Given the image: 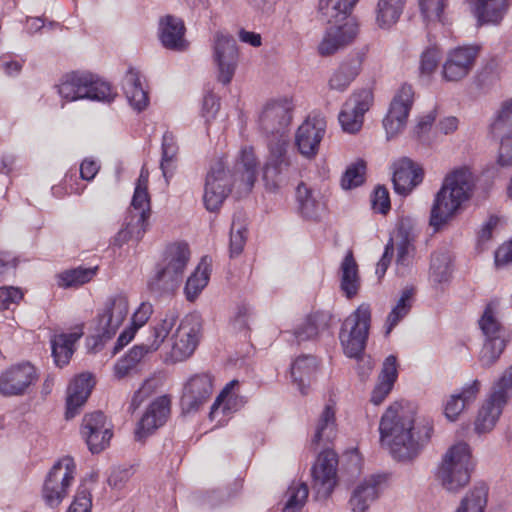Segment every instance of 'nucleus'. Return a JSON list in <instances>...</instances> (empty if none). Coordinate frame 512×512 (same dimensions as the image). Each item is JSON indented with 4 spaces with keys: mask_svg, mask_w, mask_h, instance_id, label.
I'll return each mask as SVG.
<instances>
[{
    "mask_svg": "<svg viewBox=\"0 0 512 512\" xmlns=\"http://www.w3.org/2000/svg\"><path fill=\"white\" fill-rule=\"evenodd\" d=\"M379 432L381 443L388 446L394 458L411 460L430 441L433 424L426 418L417 419L410 405L395 402L382 415Z\"/></svg>",
    "mask_w": 512,
    "mask_h": 512,
    "instance_id": "f257e3e1",
    "label": "nucleus"
},
{
    "mask_svg": "<svg viewBox=\"0 0 512 512\" xmlns=\"http://www.w3.org/2000/svg\"><path fill=\"white\" fill-rule=\"evenodd\" d=\"M292 104L287 99L272 100L262 109L258 123L266 134L279 135L269 144V155L263 169V180L269 190H275L282 181V175L291 165L288 156V141L284 138L292 121Z\"/></svg>",
    "mask_w": 512,
    "mask_h": 512,
    "instance_id": "f03ea898",
    "label": "nucleus"
},
{
    "mask_svg": "<svg viewBox=\"0 0 512 512\" xmlns=\"http://www.w3.org/2000/svg\"><path fill=\"white\" fill-rule=\"evenodd\" d=\"M472 188L473 176L469 169L461 167L448 173L434 197L430 225L438 230L448 223L470 198Z\"/></svg>",
    "mask_w": 512,
    "mask_h": 512,
    "instance_id": "7ed1b4c3",
    "label": "nucleus"
},
{
    "mask_svg": "<svg viewBox=\"0 0 512 512\" xmlns=\"http://www.w3.org/2000/svg\"><path fill=\"white\" fill-rule=\"evenodd\" d=\"M189 259L190 250L186 243L169 245L147 282L149 291L156 295L174 293L183 281Z\"/></svg>",
    "mask_w": 512,
    "mask_h": 512,
    "instance_id": "20e7f679",
    "label": "nucleus"
},
{
    "mask_svg": "<svg viewBox=\"0 0 512 512\" xmlns=\"http://www.w3.org/2000/svg\"><path fill=\"white\" fill-rule=\"evenodd\" d=\"M471 468L470 447L460 442L450 447L443 455L435 478L446 491L458 492L469 483Z\"/></svg>",
    "mask_w": 512,
    "mask_h": 512,
    "instance_id": "39448f33",
    "label": "nucleus"
},
{
    "mask_svg": "<svg viewBox=\"0 0 512 512\" xmlns=\"http://www.w3.org/2000/svg\"><path fill=\"white\" fill-rule=\"evenodd\" d=\"M59 95L66 101L89 99L111 102L115 94L111 86L96 76L85 72L66 74L57 85Z\"/></svg>",
    "mask_w": 512,
    "mask_h": 512,
    "instance_id": "423d86ee",
    "label": "nucleus"
},
{
    "mask_svg": "<svg viewBox=\"0 0 512 512\" xmlns=\"http://www.w3.org/2000/svg\"><path fill=\"white\" fill-rule=\"evenodd\" d=\"M371 321L369 304H361L343 322L339 339L347 357L359 359L365 350Z\"/></svg>",
    "mask_w": 512,
    "mask_h": 512,
    "instance_id": "0eeeda50",
    "label": "nucleus"
},
{
    "mask_svg": "<svg viewBox=\"0 0 512 512\" xmlns=\"http://www.w3.org/2000/svg\"><path fill=\"white\" fill-rule=\"evenodd\" d=\"M201 322L196 315L185 316L164 340L166 353L173 362L189 358L195 351L200 338Z\"/></svg>",
    "mask_w": 512,
    "mask_h": 512,
    "instance_id": "6e6552de",
    "label": "nucleus"
},
{
    "mask_svg": "<svg viewBox=\"0 0 512 512\" xmlns=\"http://www.w3.org/2000/svg\"><path fill=\"white\" fill-rule=\"evenodd\" d=\"M75 475L76 464L69 456L59 459L52 466L42 488V497L48 506L57 507L68 496Z\"/></svg>",
    "mask_w": 512,
    "mask_h": 512,
    "instance_id": "1a4fd4ad",
    "label": "nucleus"
},
{
    "mask_svg": "<svg viewBox=\"0 0 512 512\" xmlns=\"http://www.w3.org/2000/svg\"><path fill=\"white\" fill-rule=\"evenodd\" d=\"M497 307V301L489 302L479 320V326L486 337L480 355V361L484 367L493 365L506 346L502 326L496 317Z\"/></svg>",
    "mask_w": 512,
    "mask_h": 512,
    "instance_id": "9d476101",
    "label": "nucleus"
},
{
    "mask_svg": "<svg viewBox=\"0 0 512 512\" xmlns=\"http://www.w3.org/2000/svg\"><path fill=\"white\" fill-rule=\"evenodd\" d=\"M489 135L500 143L498 163L512 165V97L502 101L488 125Z\"/></svg>",
    "mask_w": 512,
    "mask_h": 512,
    "instance_id": "9b49d317",
    "label": "nucleus"
},
{
    "mask_svg": "<svg viewBox=\"0 0 512 512\" xmlns=\"http://www.w3.org/2000/svg\"><path fill=\"white\" fill-rule=\"evenodd\" d=\"M213 61L218 70V81L224 85L231 82L239 61V52L233 36L222 31L213 37Z\"/></svg>",
    "mask_w": 512,
    "mask_h": 512,
    "instance_id": "f8f14e48",
    "label": "nucleus"
},
{
    "mask_svg": "<svg viewBox=\"0 0 512 512\" xmlns=\"http://www.w3.org/2000/svg\"><path fill=\"white\" fill-rule=\"evenodd\" d=\"M373 93L369 88L354 91L344 102L338 120L344 132L358 133L363 126L364 115L373 104Z\"/></svg>",
    "mask_w": 512,
    "mask_h": 512,
    "instance_id": "ddd939ff",
    "label": "nucleus"
},
{
    "mask_svg": "<svg viewBox=\"0 0 512 512\" xmlns=\"http://www.w3.org/2000/svg\"><path fill=\"white\" fill-rule=\"evenodd\" d=\"M327 122L321 115H310L295 132V146L302 157L314 159L326 135Z\"/></svg>",
    "mask_w": 512,
    "mask_h": 512,
    "instance_id": "4468645a",
    "label": "nucleus"
},
{
    "mask_svg": "<svg viewBox=\"0 0 512 512\" xmlns=\"http://www.w3.org/2000/svg\"><path fill=\"white\" fill-rule=\"evenodd\" d=\"M338 458L334 451L325 450L312 467V489L317 500H326L337 484Z\"/></svg>",
    "mask_w": 512,
    "mask_h": 512,
    "instance_id": "2eb2a0df",
    "label": "nucleus"
},
{
    "mask_svg": "<svg viewBox=\"0 0 512 512\" xmlns=\"http://www.w3.org/2000/svg\"><path fill=\"white\" fill-rule=\"evenodd\" d=\"M128 311L129 302L126 295L117 294L108 298L102 312L97 317V337L101 340H108L114 336L127 317Z\"/></svg>",
    "mask_w": 512,
    "mask_h": 512,
    "instance_id": "dca6fc26",
    "label": "nucleus"
},
{
    "mask_svg": "<svg viewBox=\"0 0 512 512\" xmlns=\"http://www.w3.org/2000/svg\"><path fill=\"white\" fill-rule=\"evenodd\" d=\"M38 379L36 368L28 362L11 365L0 374V394L22 396Z\"/></svg>",
    "mask_w": 512,
    "mask_h": 512,
    "instance_id": "f3484780",
    "label": "nucleus"
},
{
    "mask_svg": "<svg viewBox=\"0 0 512 512\" xmlns=\"http://www.w3.org/2000/svg\"><path fill=\"white\" fill-rule=\"evenodd\" d=\"M413 97V88L407 84L402 85L394 96L389 111L383 120L388 139L396 136L405 128L413 105Z\"/></svg>",
    "mask_w": 512,
    "mask_h": 512,
    "instance_id": "a211bd4d",
    "label": "nucleus"
},
{
    "mask_svg": "<svg viewBox=\"0 0 512 512\" xmlns=\"http://www.w3.org/2000/svg\"><path fill=\"white\" fill-rule=\"evenodd\" d=\"M81 435L92 453H100L108 447L113 433L106 416L96 411L83 417Z\"/></svg>",
    "mask_w": 512,
    "mask_h": 512,
    "instance_id": "6ab92c4d",
    "label": "nucleus"
},
{
    "mask_svg": "<svg viewBox=\"0 0 512 512\" xmlns=\"http://www.w3.org/2000/svg\"><path fill=\"white\" fill-rule=\"evenodd\" d=\"M230 193V180L222 162H216L206 177L203 201L208 211H217Z\"/></svg>",
    "mask_w": 512,
    "mask_h": 512,
    "instance_id": "aec40b11",
    "label": "nucleus"
},
{
    "mask_svg": "<svg viewBox=\"0 0 512 512\" xmlns=\"http://www.w3.org/2000/svg\"><path fill=\"white\" fill-rule=\"evenodd\" d=\"M478 49L473 46H462L448 52L442 66V77L448 82H458L471 72Z\"/></svg>",
    "mask_w": 512,
    "mask_h": 512,
    "instance_id": "412c9836",
    "label": "nucleus"
},
{
    "mask_svg": "<svg viewBox=\"0 0 512 512\" xmlns=\"http://www.w3.org/2000/svg\"><path fill=\"white\" fill-rule=\"evenodd\" d=\"M213 393V378L211 375L196 374L186 382L181 396V406L184 412L191 413L199 410Z\"/></svg>",
    "mask_w": 512,
    "mask_h": 512,
    "instance_id": "4be33fe9",
    "label": "nucleus"
},
{
    "mask_svg": "<svg viewBox=\"0 0 512 512\" xmlns=\"http://www.w3.org/2000/svg\"><path fill=\"white\" fill-rule=\"evenodd\" d=\"M171 399L168 395L157 397L147 408L138 422L135 438L142 441L156 429L164 425L170 415Z\"/></svg>",
    "mask_w": 512,
    "mask_h": 512,
    "instance_id": "5701e85b",
    "label": "nucleus"
},
{
    "mask_svg": "<svg viewBox=\"0 0 512 512\" xmlns=\"http://www.w3.org/2000/svg\"><path fill=\"white\" fill-rule=\"evenodd\" d=\"M358 34L355 20H348L343 25H331L318 46L322 56H330L340 48L350 44Z\"/></svg>",
    "mask_w": 512,
    "mask_h": 512,
    "instance_id": "b1692460",
    "label": "nucleus"
},
{
    "mask_svg": "<svg viewBox=\"0 0 512 512\" xmlns=\"http://www.w3.org/2000/svg\"><path fill=\"white\" fill-rule=\"evenodd\" d=\"M177 319L176 314L168 313L153 326L149 344L136 345L127 353L130 359H132V362L134 361L136 364H139L147 353L157 351L164 343V340L167 338L172 328L175 327Z\"/></svg>",
    "mask_w": 512,
    "mask_h": 512,
    "instance_id": "393cba45",
    "label": "nucleus"
},
{
    "mask_svg": "<svg viewBox=\"0 0 512 512\" xmlns=\"http://www.w3.org/2000/svg\"><path fill=\"white\" fill-rule=\"evenodd\" d=\"M185 32L186 27L182 19L173 15H165L159 19L158 36L166 49L185 51L189 46Z\"/></svg>",
    "mask_w": 512,
    "mask_h": 512,
    "instance_id": "a878e982",
    "label": "nucleus"
},
{
    "mask_svg": "<svg viewBox=\"0 0 512 512\" xmlns=\"http://www.w3.org/2000/svg\"><path fill=\"white\" fill-rule=\"evenodd\" d=\"M423 180V170L409 158L394 163L393 184L396 193L407 195Z\"/></svg>",
    "mask_w": 512,
    "mask_h": 512,
    "instance_id": "bb28decb",
    "label": "nucleus"
},
{
    "mask_svg": "<svg viewBox=\"0 0 512 512\" xmlns=\"http://www.w3.org/2000/svg\"><path fill=\"white\" fill-rule=\"evenodd\" d=\"M95 382L89 373H82L74 378L67 389L66 419L74 418L86 403Z\"/></svg>",
    "mask_w": 512,
    "mask_h": 512,
    "instance_id": "cd10ccee",
    "label": "nucleus"
},
{
    "mask_svg": "<svg viewBox=\"0 0 512 512\" xmlns=\"http://www.w3.org/2000/svg\"><path fill=\"white\" fill-rule=\"evenodd\" d=\"M148 181L149 172L145 167H142L132 197L131 206L127 212V216L136 220L138 224L143 223L148 225L147 221L150 216Z\"/></svg>",
    "mask_w": 512,
    "mask_h": 512,
    "instance_id": "c85d7f7f",
    "label": "nucleus"
},
{
    "mask_svg": "<svg viewBox=\"0 0 512 512\" xmlns=\"http://www.w3.org/2000/svg\"><path fill=\"white\" fill-rule=\"evenodd\" d=\"M380 483L381 477L372 475L356 485L349 500L352 512H366L379 496Z\"/></svg>",
    "mask_w": 512,
    "mask_h": 512,
    "instance_id": "c756f323",
    "label": "nucleus"
},
{
    "mask_svg": "<svg viewBox=\"0 0 512 512\" xmlns=\"http://www.w3.org/2000/svg\"><path fill=\"white\" fill-rule=\"evenodd\" d=\"M480 25H499L508 12L509 0H471Z\"/></svg>",
    "mask_w": 512,
    "mask_h": 512,
    "instance_id": "7c9ffc66",
    "label": "nucleus"
},
{
    "mask_svg": "<svg viewBox=\"0 0 512 512\" xmlns=\"http://www.w3.org/2000/svg\"><path fill=\"white\" fill-rule=\"evenodd\" d=\"M416 229L408 223L402 221L397 229L396 243L394 244V250L396 249V263L400 266H409L415 256L416 247L415 241L417 238Z\"/></svg>",
    "mask_w": 512,
    "mask_h": 512,
    "instance_id": "2f4dec72",
    "label": "nucleus"
},
{
    "mask_svg": "<svg viewBox=\"0 0 512 512\" xmlns=\"http://www.w3.org/2000/svg\"><path fill=\"white\" fill-rule=\"evenodd\" d=\"M258 160L252 147H243L236 163V182L244 192H250L257 178Z\"/></svg>",
    "mask_w": 512,
    "mask_h": 512,
    "instance_id": "473e14b6",
    "label": "nucleus"
},
{
    "mask_svg": "<svg viewBox=\"0 0 512 512\" xmlns=\"http://www.w3.org/2000/svg\"><path fill=\"white\" fill-rule=\"evenodd\" d=\"M480 386L481 384L478 380H473L471 383L463 386L460 393L451 395L444 408L447 419L455 421L460 413L476 400Z\"/></svg>",
    "mask_w": 512,
    "mask_h": 512,
    "instance_id": "72a5a7b5",
    "label": "nucleus"
},
{
    "mask_svg": "<svg viewBox=\"0 0 512 512\" xmlns=\"http://www.w3.org/2000/svg\"><path fill=\"white\" fill-rule=\"evenodd\" d=\"M358 0H320L319 13L330 25H343L350 18L354 5Z\"/></svg>",
    "mask_w": 512,
    "mask_h": 512,
    "instance_id": "f704fd0d",
    "label": "nucleus"
},
{
    "mask_svg": "<svg viewBox=\"0 0 512 512\" xmlns=\"http://www.w3.org/2000/svg\"><path fill=\"white\" fill-rule=\"evenodd\" d=\"M397 377V359L394 355H389L383 363L378 383L372 391L371 402L373 404L379 405L385 400L391 392Z\"/></svg>",
    "mask_w": 512,
    "mask_h": 512,
    "instance_id": "c9c22d12",
    "label": "nucleus"
},
{
    "mask_svg": "<svg viewBox=\"0 0 512 512\" xmlns=\"http://www.w3.org/2000/svg\"><path fill=\"white\" fill-rule=\"evenodd\" d=\"M361 286L358 265L349 250L340 265V288L348 299L358 294Z\"/></svg>",
    "mask_w": 512,
    "mask_h": 512,
    "instance_id": "e433bc0d",
    "label": "nucleus"
},
{
    "mask_svg": "<svg viewBox=\"0 0 512 512\" xmlns=\"http://www.w3.org/2000/svg\"><path fill=\"white\" fill-rule=\"evenodd\" d=\"M318 370V361L312 355L299 356L291 365V377L302 394L307 393Z\"/></svg>",
    "mask_w": 512,
    "mask_h": 512,
    "instance_id": "4c0bfd02",
    "label": "nucleus"
},
{
    "mask_svg": "<svg viewBox=\"0 0 512 512\" xmlns=\"http://www.w3.org/2000/svg\"><path fill=\"white\" fill-rule=\"evenodd\" d=\"M123 90L130 105L138 112L149 103L148 93L144 90L138 71L129 69L123 79Z\"/></svg>",
    "mask_w": 512,
    "mask_h": 512,
    "instance_id": "58836bf2",
    "label": "nucleus"
},
{
    "mask_svg": "<svg viewBox=\"0 0 512 512\" xmlns=\"http://www.w3.org/2000/svg\"><path fill=\"white\" fill-rule=\"evenodd\" d=\"M82 327L78 331L55 335L51 340L52 355L57 366L68 364L74 353L75 343L82 337Z\"/></svg>",
    "mask_w": 512,
    "mask_h": 512,
    "instance_id": "ea45409f",
    "label": "nucleus"
},
{
    "mask_svg": "<svg viewBox=\"0 0 512 512\" xmlns=\"http://www.w3.org/2000/svg\"><path fill=\"white\" fill-rule=\"evenodd\" d=\"M488 496V485L484 482L476 483L461 498L454 512H485Z\"/></svg>",
    "mask_w": 512,
    "mask_h": 512,
    "instance_id": "a19ab883",
    "label": "nucleus"
},
{
    "mask_svg": "<svg viewBox=\"0 0 512 512\" xmlns=\"http://www.w3.org/2000/svg\"><path fill=\"white\" fill-rule=\"evenodd\" d=\"M505 404L490 396L481 406L475 420V431L478 434L491 431L502 414Z\"/></svg>",
    "mask_w": 512,
    "mask_h": 512,
    "instance_id": "79ce46f5",
    "label": "nucleus"
},
{
    "mask_svg": "<svg viewBox=\"0 0 512 512\" xmlns=\"http://www.w3.org/2000/svg\"><path fill=\"white\" fill-rule=\"evenodd\" d=\"M360 69L361 61L359 58L342 62L329 79V87L340 92L345 91L357 77Z\"/></svg>",
    "mask_w": 512,
    "mask_h": 512,
    "instance_id": "37998d69",
    "label": "nucleus"
},
{
    "mask_svg": "<svg viewBox=\"0 0 512 512\" xmlns=\"http://www.w3.org/2000/svg\"><path fill=\"white\" fill-rule=\"evenodd\" d=\"M336 436V420L335 408L331 404H327L323 409L317 421L315 432L312 437L314 444H325L334 439Z\"/></svg>",
    "mask_w": 512,
    "mask_h": 512,
    "instance_id": "c03bdc74",
    "label": "nucleus"
},
{
    "mask_svg": "<svg viewBox=\"0 0 512 512\" xmlns=\"http://www.w3.org/2000/svg\"><path fill=\"white\" fill-rule=\"evenodd\" d=\"M238 385L239 382L237 380H232L226 384L210 408L209 419L211 421L219 416V407L221 402L224 403V409L230 411L232 414L243 406L244 401L242 397L233 391V389Z\"/></svg>",
    "mask_w": 512,
    "mask_h": 512,
    "instance_id": "a18cd8bd",
    "label": "nucleus"
},
{
    "mask_svg": "<svg viewBox=\"0 0 512 512\" xmlns=\"http://www.w3.org/2000/svg\"><path fill=\"white\" fill-rule=\"evenodd\" d=\"M405 0H379L376 7V23L380 28L396 24L403 12Z\"/></svg>",
    "mask_w": 512,
    "mask_h": 512,
    "instance_id": "49530a36",
    "label": "nucleus"
},
{
    "mask_svg": "<svg viewBox=\"0 0 512 512\" xmlns=\"http://www.w3.org/2000/svg\"><path fill=\"white\" fill-rule=\"evenodd\" d=\"M414 294L415 289L413 287H406L402 290L400 298L387 316V334L408 315L412 307Z\"/></svg>",
    "mask_w": 512,
    "mask_h": 512,
    "instance_id": "de8ad7c7",
    "label": "nucleus"
},
{
    "mask_svg": "<svg viewBox=\"0 0 512 512\" xmlns=\"http://www.w3.org/2000/svg\"><path fill=\"white\" fill-rule=\"evenodd\" d=\"M178 157V145L171 132H165L162 139V158L160 168L166 181L172 177Z\"/></svg>",
    "mask_w": 512,
    "mask_h": 512,
    "instance_id": "09e8293b",
    "label": "nucleus"
},
{
    "mask_svg": "<svg viewBox=\"0 0 512 512\" xmlns=\"http://www.w3.org/2000/svg\"><path fill=\"white\" fill-rule=\"evenodd\" d=\"M451 257L448 252L433 253L430 263V280L435 284L449 281L451 276Z\"/></svg>",
    "mask_w": 512,
    "mask_h": 512,
    "instance_id": "8fccbe9b",
    "label": "nucleus"
},
{
    "mask_svg": "<svg viewBox=\"0 0 512 512\" xmlns=\"http://www.w3.org/2000/svg\"><path fill=\"white\" fill-rule=\"evenodd\" d=\"M209 269L207 265L200 264L195 271L188 277L184 287L186 299L193 302L209 281Z\"/></svg>",
    "mask_w": 512,
    "mask_h": 512,
    "instance_id": "3c124183",
    "label": "nucleus"
},
{
    "mask_svg": "<svg viewBox=\"0 0 512 512\" xmlns=\"http://www.w3.org/2000/svg\"><path fill=\"white\" fill-rule=\"evenodd\" d=\"M96 272L97 267H77L74 269L66 270L58 275V285L63 288L83 285L91 281L96 275Z\"/></svg>",
    "mask_w": 512,
    "mask_h": 512,
    "instance_id": "603ef678",
    "label": "nucleus"
},
{
    "mask_svg": "<svg viewBox=\"0 0 512 512\" xmlns=\"http://www.w3.org/2000/svg\"><path fill=\"white\" fill-rule=\"evenodd\" d=\"M286 496L283 512H298L306 502L308 487L305 483H293L289 486Z\"/></svg>",
    "mask_w": 512,
    "mask_h": 512,
    "instance_id": "864d4df0",
    "label": "nucleus"
},
{
    "mask_svg": "<svg viewBox=\"0 0 512 512\" xmlns=\"http://www.w3.org/2000/svg\"><path fill=\"white\" fill-rule=\"evenodd\" d=\"M125 227L121 229L114 237V244L122 246L129 240L139 241L144 235L147 225L143 223H137L136 220L126 216Z\"/></svg>",
    "mask_w": 512,
    "mask_h": 512,
    "instance_id": "5fc2aeb1",
    "label": "nucleus"
},
{
    "mask_svg": "<svg viewBox=\"0 0 512 512\" xmlns=\"http://www.w3.org/2000/svg\"><path fill=\"white\" fill-rule=\"evenodd\" d=\"M125 227L121 229L114 237V244L122 246L129 240L139 241L144 235L147 225L143 223H137L136 220L126 216Z\"/></svg>",
    "mask_w": 512,
    "mask_h": 512,
    "instance_id": "6e6d98bb",
    "label": "nucleus"
},
{
    "mask_svg": "<svg viewBox=\"0 0 512 512\" xmlns=\"http://www.w3.org/2000/svg\"><path fill=\"white\" fill-rule=\"evenodd\" d=\"M419 5L426 21L445 23L444 9L447 0H419Z\"/></svg>",
    "mask_w": 512,
    "mask_h": 512,
    "instance_id": "4d7b16f0",
    "label": "nucleus"
},
{
    "mask_svg": "<svg viewBox=\"0 0 512 512\" xmlns=\"http://www.w3.org/2000/svg\"><path fill=\"white\" fill-rule=\"evenodd\" d=\"M490 396L505 405L512 397V365L506 369L502 376L494 383Z\"/></svg>",
    "mask_w": 512,
    "mask_h": 512,
    "instance_id": "13d9d810",
    "label": "nucleus"
},
{
    "mask_svg": "<svg viewBox=\"0 0 512 512\" xmlns=\"http://www.w3.org/2000/svg\"><path fill=\"white\" fill-rule=\"evenodd\" d=\"M322 317L321 314L310 315L295 329L293 336L297 343L311 339L318 334L320 325H324V323L320 322Z\"/></svg>",
    "mask_w": 512,
    "mask_h": 512,
    "instance_id": "bf43d9fd",
    "label": "nucleus"
},
{
    "mask_svg": "<svg viewBox=\"0 0 512 512\" xmlns=\"http://www.w3.org/2000/svg\"><path fill=\"white\" fill-rule=\"evenodd\" d=\"M322 317L321 314L310 315L295 329L293 336L297 343L311 339L318 334L320 325H324V323L320 322Z\"/></svg>",
    "mask_w": 512,
    "mask_h": 512,
    "instance_id": "052dcab7",
    "label": "nucleus"
},
{
    "mask_svg": "<svg viewBox=\"0 0 512 512\" xmlns=\"http://www.w3.org/2000/svg\"><path fill=\"white\" fill-rule=\"evenodd\" d=\"M366 165L363 160L349 166L341 180V186L344 189H352L364 182Z\"/></svg>",
    "mask_w": 512,
    "mask_h": 512,
    "instance_id": "680f3d73",
    "label": "nucleus"
},
{
    "mask_svg": "<svg viewBox=\"0 0 512 512\" xmlns=\"http://www.w3.org/2000/svg\"><path fill=\"white\" fill-rule=\"evenodd\" d=\"M247 240V229L239 222L233 220L230 230L229 251L231 257L240 255Z\"/></svg>",
    "mask_w": 512,
    "mask_h": 512,
    "instance_id": "e2e57ef3",
    "label": "nucleus"
},
{
    "mask_svg": "<svg viewBox=\"0 0 512 512\" xmlns=\"http://www.w3.org/2000/svg\"><path fill=\"white\" fill-rule=\"evenodd\" d=\"M296 198L302 215L312 217L316 209V200L313 196V191L305 183H300L296 189Z\"/></svg>",
    "mask_w": 512,
    "mask_h": 512,
    "instance_id": "0e129e2a",
    "label": "nucleus"
},
{
    "mask_svg": "<svg viewBox=\"0 0 512 512\" xmlns=\"http://www.w3.org/2000/svg\"><path fill=\"white\" fill-rule=\"evenodd\" d=\"M372 209L381 214H387L390 210V198L388 190L384 186H377L371 198Z\"/></svg>",
    "mask_w": 512,
    "mask_h": 512,
    "instance_id": "69168bd1",
    "label": "nucleus"
},
{
    "mask_svg": "<svg viewBox=\"0 0 512 512\" xmlns=\"http://www.w3.org/2000/svg\"><path fill=\"white\" fill-rule=\"evenodd\" d=\"M439 62V51L436 48L426 49L420 60V72L423 75H430L434 72Z\"/></svg>",
    "mask_w": 512,
    "mask_h": 512,
    "instance_id": "338daca9",
    "label": "nucleus"
},
{
    "mask_svg": "<svg viewBox=\"0 0 512 512\" xmlns=\"http://www.w3.org/2000/svg\"><path fill=\"white\" fill-rule=\"evenodd\" d=\"M92 501L86 489L78 490L67 512H90Z\"/></svg>",
    "mask_w": 512,
    "mask_h": 512,
    "instance_id": "774afa93",
    "label": "nucleus"
}]
</instances>
